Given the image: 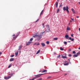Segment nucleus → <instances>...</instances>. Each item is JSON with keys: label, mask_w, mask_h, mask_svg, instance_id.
Wrapping results in <instances>:
<instances>
[{"label": "nucleus", "mask_w": 80, "mask_h": 80, "mask_svg": "<svg viewBox=\"0 0 80 80\" xmlns=\"http://www.w3.org/2000/svg\"><path fill=\"white\" fill-rule=\"evenodd\" d=\"M1 54H2V52H0V56Z\"/></svg>", "instance_id": "obj_47"}, {"label": "nucleus", "mask_w": 80, "mask_h": 80, "mask_svg": "<svg viewBox=\"0 0 80 80\" xmlns=\"http://www.w3.org/2000/svg\"><path fill=\"white\" fill-rule=\"evenodd\" d=\"M8 78H11V76H8Z\"/></svg>", "instance_id": "obj_44"}, {"label": "nucleus", "mask_w": 80, "mask_h": 80, "mask_svg": "<svg viewBox=\"0 0 80 80\" xmlns=\"http://www.w3.org/2000/svg\"><path fill=\"white\" fill-rule=\"evenodd\" d=\"M70 22L68 24L70 25Z\"/></svg>", "instance_id": "obj_57"}, {"label": "nucleus", "mask_w": 80, "mask_h": 80, "mask_svg": "<svg viewBox=\"0 0 80 80\" xmlns=\"http://www.w3.org/2000/svg\"><path fill=\"white\" fill-rule=\"evenodd\" d=\"M67 30H70V28H69L68 27H67Z\"/></svg>", "instance_id": "obj_13"}, {"label": "nucleus", "mask_w": 80, "mask_h": 80, "mask_svg": "<svg viewBox=\"0 0 80 80\" xmlns=\"http://www.w3.org/2000/svg\"><path fill=\"white\" fill-rule=\"evenodd\" d=\"M60 11V9H58L57 10V13H58L59 12V11Z\"/></svg>", "instance_id": "obj_25"}, {"label": "nucleus", "mask_w": 80, "mask_h": 80, "mask_svg": "<svg viewBox=\"0 0 80 80\" xmlns=\"http://www.w3.org/2000/svg\"><path fill=\"white\" fill-rule=\"evenodd\" d=\"M54 40H58V38H54Z\"/></svg>", "instance_id": "obj_23"}, {"label": "nucleus", "mask_w": 80, "mask_h": 80, "mask_svg": "<svg viewBox=\"0 0 80 80\" xmlns=\"http://www.w3.org/2000/svg\"><path fill=\"white\" fill-rule=\"evenodd\" d=\"M31 43V42H28V43H26V45H30Z\"/></svg>", "instance_id": "obj_10"}, {"label": "nucleus", "mask_w": 80, "mask_h": 80, "mask_svg": "<svg viewBox=\"0 0 80 80\" xmlns=\"http://www.w3.org/2000/svg\"><path fill=\"white\" fill-rule=\"evenodd\" d=\"M68 60H70V59H68Z\"/></svg>", "instance_id": "obj_63"}, {"label": "nucleus", "mask_w": 80, "mask_h": 80, "mask_svg": "<svg viewBox=\"0 0 80 80\" xmlns=\"http://www.w3.org/2000/svg\"><path fill=\"white\" fill-rule=\"evenodd\" d=\"M73 57H78V56L77 54L74 55Z\"/></svg>", "instance_id": "obj_15"}, {"label": "nucleus", "mask_w": 80, "mask_h": 80, "mask_svg": "<svg viewBox=\"0 0 80 80\" xmlns=\"http://www.w3.org/2000/svg\"><path fill=\"white\" fill-rule=\"evenodd\" d=\"M49 43H50V42L49 41L46 42V43H47V44H48H48H49Z\"/></svg>", "instance_id": "obj_29"}, {"label": "nucleus", "mask_w": 80, "mask_h": 80, "mask_svg": "<svg viewBox=\"0 0 80 80\" xmlns=\"http://www.w3.org/2000/svg\"><path fill=\"white\" fill-rule=\"evenodd\" d=\"M42 78H40L37 79V80H42Z\"/></svg>", "instance_id": "obj_26"}, {"label": "nucleus", "mask_w": 80, "mask_h": 80, "mask_svg": "<svg viewBox=\"0 0 80 80\" xmlns=\"http://www.w3.org/2000/svg\"><path fill=\"white\" fill-rule=\"evenodd\" d=\"M15 34H13V35H12V37H15Z\"/></svg>", "instance_id": "obj_45"}, {"label": "nucleus", "mask_w": 80, "mask_h": 80, "mask_svg": "<svg viewBox=\"0 0 80 80\" xmlns=\"http://www.w3.org/2000/svg\"><path fill=\"white\" fill-rule=\"evenodd\" d=\"M42 72V71H39V72Z\"/></svg>", "instance_id": "obj_52"}, {"label": "nucleus", "mask_w": 80, "mask_h": 80, "mask_svg": "<svg viewBox=\"0 0 80 80\" xmlns=\"http://www.w3.org/2000/svg\"><path fill=\"white\" fill-rule=\"evenodd\" d=\"M23 47V46L22 45H20L19 46V48L18 49V50H20L21 49V48Z\"/></svg>", "instance_id": "obj_5"}, {"label": "nucleus", "mask_w": 80, "mask_h": 80, "mask_svg": "<svg viewBox=\"0 0 80 80\" xmlns=\"http://www.w3.org/2000/svg\"><path fill=\"white\" fill-rule=\"evenodd\" d=\"M41 45L42 47H45V44L43 43H42Z\"/></svg>", "instance_id": "obj_11"}, {"label": "nucleus", "mask_w": 80, "mask_h": 80, "mask_svg": "<svg viewBox=\"0 0 80 80\" xmlns=\"http://www.w3.org/2000/svg\"><path fill=\"white\" fill-rule=\"evenodd\" d=\"M52 78V77H48V78H47L48 79V78Z\"/></svg>", "instance_id": "obj_34"}, {"label": "nucleus", "mask_w": 80, "mask_h": 80, "mask_svg": "<svg viewBox=\"0 0 80 80\" xmlns=\"http://www.w3.org/2000/svg\"><path fill=\"white\" fill-rule=\"evenodd\" d=\"M43 75V74H38L37 75H35V76H36L34 77V78H35V79H37V78H39V77H41V76Z\"/></svg>", "instance_id": "obj_2"}, {"label": "nucleus", "mask_w": 80, "mask_h": 80, "mask_svg": "<svg viewBox=\"0 0 80 80\" xmlns=\"http://www.w3.org/2000/svg\"><path fill=\"white\" fill-rule=\"evenodd\" d=\"M20 34V32H19L17 33L16 36H18V37L19 35V34Z\"/></svg>", "instance_id": "obj_19"}, {"label": "nucleus", "mask_w": 80, "mask_h": 80, "mask_svg": "<svg viewBox=\"0 0 80 80\" xmlns=\"http://www.w3.org/2000/svg\"><path fill=\"white\" fill-rule=\"evenodd\" d=\"M79 30L80 32V28H79Z\"/></svg>", "instance_id": "obj_51"}, {"label": "nucleus", "mask_w": 80, "mask_h": 80, "mask_svg": "<svg viewBox=\"0 0 80 80\" xmlns=\"http://www.w3.org/2000/svg\"><path fill=\"white\" fill-rule=\"evenodd\" d=\"M64 43L65 45H67V42L65 41L64 42Z\"/></svg>", "instance_id": "obj_24"}, {"label": "nucleus", "mask_w": 80, "mask_h": 80, "mask_svg": "<svg viewBox=\"0 0 80 80\" xmlns=\"http://www.w3.org/2000/svg\"><path fill=\"white\" fill-rule=\"evenodd\" d=\"M72 11L73 13L74 14L75 13V10H74L73 9H72Z\"/></svg>", "instance_id": "obj_8"}, {"label": "nucleus", "mask_w": 80, "mask_h": 80, "mask_svg": "<svg viewBox=\"0 0 80 80\" xmlns=\"http://www.w3.org/2000/svg\"><path fill=\"white\" fill-rule=\"evenodd\" d=\"M60 49L61 50H63L64 49L62 48H60Z\"/></svg>", "instance_id": "obj_30"}, {"label": "nucleus", "mask_w": 80, "mask_h": 80, "mask_svg": "<svg viewBox=\"0 0 80 80\" xmlns=\"http://www.w3.org/2000/svg\"><path fill=\"white\" fill-rule=\"evenodd\" d=\"M47 72V71L46 70H44L42 72V73H44V72Z\"/></svg>", "instance_id": "obj_14"}, {"label": "nucleus", "mask_w": 80, "mask_h": 80, "mask_svg": "<svg viewBox=\"0 0 80 80\" xmlns=\"http://www.w3.org/2000/svg\"><path fill=\"white\" fill-rule=\"evenodd\" d=\"M72 53L73 54H75V51H73Z\"/></svg>", "instance_id": "obj_36"}, {"label": "nucleus", "mask_w": 80, "mask_h": 80, "mask_svg": "<svg viewBox=\"0 0 80 80\" xmlns=\"http://www.w3.org/2000/svg\"><path fill=\"white\" fill-rule=\"evenodd\" d=\"M67 75V74H65V75Z\"/></svg>", "instance_id": "obj_58"}, {"label": "nucleus", "mask_w": 80, "mask_h": 80, "mask_svg": "<svg viewBox=\"0 0 80 80\" xmlns=\"http://www.w3.org/2000/svg\"><path fill=\"white\" fill-rule=\"evenodd\" d=\"M4 78L5 79H9V78H8V77H7H7H4Z\"/></svg>", "instance_id": "obj_28"}, {"label": "nucleus", "mask_w": 80, "mask_h": 80, "mask_svg": "<svg viewBox=\"0 0 80 80\" xmlns=\"http://www.w3.org/2000/svg\"><path fill=\"white\" fill-rule=\"evenodd\" d=\"M40 50H39L36 53V54H38L40 53Z\"/></svg>", "instance_id": "obj_20"}, {"label": "nucleus", "mask_w": 80, "mask_h": 80, "mask_svg": "<svg viewBox=\"0 0 80 80\" xmlns=\"http://www.w3.org/2000/svg\"><path fill=\"white\" fill-rule=\"evenodd\" d=\"M66 62V63H67V62Z\"/></svg>", "instance_id": "obj_62"}, {"label": "nucleus", "mask_w": 80, "mask_h": 80, "mask_svg": "<svg viewBox=\"0 0 80 80\" xmlns=\"http://www.w3.org/2000/svg\"><path fill=\"white\" fill-rule=\"evenodd\" d=\"M71 49L70 48V49H68V51H69V52H71Z\"/></svg>", "instance_id": "obj_42"}, {"label": "nucleus", "mask_w": 80, "mask_h": 80, "mask_svg": "<svg viewBox=\"0 0 80 80\" xmlns=\"http://www.w3.org/2000/svg\"><path fill=\"white\" fill-rule=\"evenodd\" d=\"M69 63H71V62H69Z\"/></svg>", "instance_id": "obj_60"}, {"label": "nucleus", "mask_w": 80, "mask_h": 80, "mask_svg": "<svg viewBox=\"0 0 80 80\" xmlns=\"http://www.w3.org/2000/svg\"><path fill=\"white\" fill-rule=\"evenodd\" d=\"M35 78H33L32 79H29V80H35Z\"/></svg>", "instance_id": "obj_39"}, {"label": "nucleus", "mask_w": 80, "mask_h": 80, "mask_svg": "<svg viewBox=\"0 0 80 80\" xmlns=\"http://www.w3.org/2000/svg\"><path fill=\"white\" fill-rule=\"evenodd\" d=\"M45 24V23H43L42 24V26H43V28H44V24Z\"/></svg>", "instance_id": "obj_40"}, {"label": "nucleus", "mask_w": 80, "mask_h": 80, "mask_svg": "<svg viewBox=\"0 0 80 80\" xmlns=\"http://www.w3.org/2000/svg\"><path fill=\"white\" fill-rule=\"evenodd\" d=\"M78 49H79V50H80V47L79 48H78Z\"/></svg>", "instance_id": "obj_55"}, {"label": "nucleus", "mask_w": 80, "mask_h": 80, "mask_svg": "<svg viewBox=\"0 0 80 80\" xmlns=\"http://www.w3.org/2000/svg\"><path fill=\"white\" fill-rule=\"evenodd\" d=\"M14 56V55H11L10 57H13Z\"/></svg>", "instance_id": "obj_32"}, {"label": "nucleus", "mask_w": 80, "mask_h": 80, "mask_svg": "<svg viewBox=\"0 0 80 80\" xmlns=\"http://www.w3.org/2000/svg\"><path fill=\"white\" fill-rule=\"evenodd\" d=\"M73 19H72V20H73Z\"/></svg>", "instance_id": "obj_61"}, {"label": "nucleus", "mask_w": 80, "mask_h": 80, "mask_svg": "<svg viewBox=\"0 0 80 80\" xmlns=\"http://www.w3.org/2000/svg\"><path fill=\"white\" fill-rule=\"evenodd\" d=\"M68 37H69V36L68 35H66L65 36V38H66V39H68Z\"/></svg>", "instance_id": "obj_7"}, {"label": "nucleus", "mask_w": 80, "mask_h": 80, "mask_svg": "<svg viewBox=\"0 0 80 80\" xmlns=\"http://www.w3.org/2000/svg\"><path fill=\"white\" fill-rule=\"evenodd\" d=\"M68 63H65L64 64V65L65 66V65H68Z\"/></svg>", "instance_id": "obj_21"}, {"label": "nucleus", "mask_w": 80, "mask_h": 80, "mask_svg": "<svg viewBox=\"0 0 80 80\" xmlns=\"http://www.w3.org/2000/svg\"><path fill=\"white\" fill-rule=\"evenodd\" d=\"M37 45V43H35L34 44V45Z\"/></svg>", "instance_id": "obj_48"}, {"label": "nucleus", "mask_w": 80, "mask_h": 80, "mask_svg": "<svg viewBox=\"0 0 80 80\" xmlns=\"http://www.w3.org/2000/svg\"><path fill=\"white\" fill-rule=\"evenodd\" d=\"M38 37L40 39L42 38V35H38L36 34L35 35H33L32 36V37Z\"/></svg>", "instance_id": "obj_3"}, {"label": "nucleus", "mask_w": 80, "mask_h": 80, "mask_svg": "<svg viewBox=\"0 0 80 80\" xmlns=\"http://www.w3.org/2000/svg\"><path fill=\"white\" fill-rule=\"evenodd\" d=\"M18 37V36H16L13 37V40H15Z\"/></svg>", "instance_id": "obj_12"}, {"label": "nucleus", "mask_w": 80, "mask_h": 80, "mask_svg": "<svg viewBox=\"0 0 80 80\" xmlns=\"http://www.w3.org/2000/svg\"><path fill=\"white\" fill-rule=\"evenodd\" d=\"M11 66H12V65H10L9 66L8 68H10V67H11Z\"/></svg>", "instance_id": "obj_38"}, {"label": "nucleus", "mask_w": 80, "mask_h": 80, "mask_svg": "<svg viewBox=\"0 0 80 80\" xmlns=\"http://www.w3.org/2000/svg\"><path fill=\"white\" fill-rule=\"evenodd\" d=\"M14 60V58H11L9 60L10 62H12V61H13Z\"/></svg>", "instance_id": "obj_9"}, {"label": "nucleus", "mask_w": 80, "mask_h": 80, "mask_svg": "<svg viewBox=\"0 0 80 80\" xmlns=\"http://www.w3.org/2000/svg\"><path fill=\"white\" fill-rule=\"evenodd\" d=\"M79 4H80V2H79Z\"/></svg>", "instance_id": "obj_59"}, {"label": "nucleus", "mask_w": 80, "mask_h": 80, "mask_svg": "<svg viewBox=\"0 0 80 80\" xmlns=\"http://www.w3.org/2000/svg\"><path fill=\"white\" fill-rule=\"evenodd\" d=\"M69 40H71V41L72 42H73V41L74 40V39L73 38L72 39L71 37L69 38Z\"/></svg>", "instance_id": "obj_6"}, {"label": "nucleus", "mask_w": 80, "mask_h": 80, "mask_svg": "<svg viewBox=\"0 0 80 80\" xmlns=\"http://www.w3.org/2000/svg\"><path fill=\"white\" fill-rule=\"evenodd\" d=\"M43 10H42V11L41 12L40 15H41L42 14V13H43Z\"/></svg>", "instance_id": "obj_27"}, {"label": "nucleus", "mask_w": 80, "mask_h": 80, "mask_svg": "<svg viewBox=\"0 0 80 80\" xmlns=\"http://www.w3.org/2000/svg\"><path fill=\"white\" fill-rule=\"evenodd\" d=\"M60 55H59L57 57V58H60Z\"/></svg>", "instance_id": "obj_37"}, {"label": "nucleus", "mask_w": 80, "mask_h": 80, "mask_svg": "<svg viewBox=\"0 0 80 80\" xmlns=\"http://www.w3.org/2000/svg\"><path fill=\"white\" fill-rule=\"evenodd\" d=\"M62 7V5H61L60 6V7Z\"/></svg>", "instance_id": "obj_53"}, {"label": "nucleus", "mask_w": 80, "mask_h": 80, "mask_svg": "<svg viewBox=\"0 0 80 80\" xmlns=\"http://www.w3.org/2000/svg\"><path fill=\"white\" fill-rule=\"evenodd\" d=\"M33 38H31L30 39V41H32V40H33Z\"/></svg>", "instance_id": "obj_35"}, {"label": "nucleus", "mask_w": 80, "mask_h": 80, "mask_svg": "<svg viewBox=\"0 0 80 80\" xmlns=\"http://www.w3.org/2000/svg\"><path fill=\"white\" fill-rule=\"evenodd\" d=\"M80 52H78L77 53L76 55L78 56V55H80Z\"/></svg>", "instance_id": "obj_22"}, {"label": "nucleus", "mask_w": 80, "mask_h": 80, "mask_svg": "<svg viewBox=\"0 0 80 80\" xmlns=\"http://www.w3.org/2000/svg\"><path fill=\"white\" fill-rule=\"evenodd\" d=\"M47 28L46 29V32H48L50 31V27H49V25H48L46 26Z\"/></svg>", "instance_id": "obj_4"}, {"label": "nucleus", "mask_w": 80, "mask_h": 80, "mask_svg": "<svg viewBox=\"0 0 80 80\" xmlns=\"http://www.w3.org/2000/svg\"><path fill=\"white\" fill-rule=\"evenodd\" d=\"M68 56H69V57H72V55H71V54H69L68 55Z\"/></svg>", "instance_id": "obj_43"}, {"label": "nucleus", "mask_w": 80, "mask_h": 80, "mask_svg": "<svg viewBox=\"0 0 80 80\" xmlns=\"http://www.w3.org/2000/svg\"><path fill=\"white\" fill-rule=\"evenodd\" d=\"M68 42L69 43H70L71 42L70 41H68Z\"/></svg>", "instance_id": "obj_50"}, {"label": "nucleus", "mask_w": 80, "mask_h": 80, "mask_svg": "<svg viewBox=\"0 0 80 80\" xmlns=\"http://www.w3.org/2000/svg\"><path fill=\"white\" fill-rule=\"evenodd\" d=\"M63 10H64V11H65V10H66L68 13H69V11H68V6H66V7H63Z\"/></svg>", "instance_id": "obj_1"}, {"label": "nucleus", "mask_w": 80, "mask_h": 80, "mask_svg": "<svg viewBox=\"0 0 80 80\" xmlns=\"http://www.w3.org/2000/svg\"><path fill=\"white\" fill-rule=\"evenodd\" d=\"M58 7V2H57L56 4V7L57 8Z\"/></svg>", "instance_id": "obj_17"}, {"label": "nucleus", "mask_w": 80, "mask_h": 80, "mask_svg": "<svg viewBox=\"0 0 80 80\" xmlns=\"http://www.w3.org/2000/svg\"><path fill=\"white\" fill-rule=\"evenodd\" d=\"M13 75V73H11L10 74H9V75H11V76H12V75Z\"/></svg>", "instance_id": "obj_31"}, {"label": "nucleus", "mask_w": 80, "mask_h": 80, "mask_svg": "<svg viewBox=\"0 0 80 80\" xmlns=\"http://www.w3.org/2000/svg\"><path fill=\"white\" fill-rule=\"evenodd\" d=\"M36 45H37V46L40 45V43H37L36 44Z\"/></svg>", "instance_id": "obj_33"}, {"label": "nucleus", "mask_w": 80, "mask_h": 80, "mask_svg": "<svg viewBox=\"0 0 80 80\" xmlns=\"http://www.w3.org/2000/svg\"><path fill=\"white\" fill-rule=\"evenodd\" d=\"M38 22V20L36 21L35 22Z\"/></svg>", "instance_id": "obj_56"}, {"label": "nucleus", "mask_w": 80, "mask_h": 80, "mask_svg": "<svg viewBox=\"0 0 80 80\" xmlns=\"http://www.w3.org/2000/svg\"><path fill=\"white\" fill-rule=\"evenodd\" d=\"M45 31L43 32H42V34H43V33H45Z\"/></svg>", "instance_id": "obj_46"}, {"label": "nucleus", "mask_w": 80, "mask_h": 80, "mask_svg": "<svg viewBox=\"0 0 80 80\" xmlns=\"http://www.w3.org/2000/svg\"><path fill=\"white\" fill-rule=\"evenodd\" d=\"M77 18H79V16H77Z\"/></svg>", "instance_id": "obj_49"}, {"label": "nucleus", "mask_w": 80, "mask_h": 80, "mask_svg": "<svg viewBox=\"0 0 80 80\" xmlns=\"http://www.w3.org/2000/svg\"><path fill=\"white\" fill-rule=\"evenodd\" d=\"M71 36L72 37H73V34H71Z\"/></svg>", "instance_id": "obj_41"}, {"label": "nucleus", "mask_w": 80, "mask_h": 80, "mask_svg": "<svg viewBox=\"0 0 80 80\" xmlns=\"http://www.w3.org/2000/svg\"><path fill=\"white\" fill-rule=\"evenodd\" d=\"M70 22H72V20H70Z\"/></svg>", "instance_id": "obj_54"}, {"label": "nucleus", "mask_w": 80, "mask_h": 80, "mask_svg": "<svg viewBox=\"0 0 80 80\" xmlns=\"http://www.w3.org/2000/svg\"><path fill=\"white\" fill-rule=\"evenodd\" d=\"M62 58H67V57H66V56H62Z\"/></svg>", "instance_id": "obj_16"}, {"label": "nucleus", "mask_w": 80, "mask_h": 80, "mask_svg": "<svg viewBox=\"0 0 80 80\" xmlns=\"http://www.w3.org/2000/svg\"><path fill=\"white\" fill-rule=\"evenodd\" d=\"M16 56H17L18 55V52H17L15 53Z\"/></svg>", "instance_id": "obj_18"}]
</instances>
